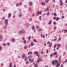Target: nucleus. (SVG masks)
Instances as JSON below:
<instances>
[{
  "instance_id": "nucleus-1",
  "label": "nucleus",
  "mask_w": 67,
  "mask_h": 67,
  "mask_svg": "<svg viewBox=\"0 0 67 67\" xmlns=\"http://www.w3.org/2000/svg\"><path fill=\"white\" fill-rule=\"evenodd\" d=\"M8 22V20L7 19H5V22H4V23L5 24V23L6 24V25H7L8 24V23H7Z\"/></svg>"
},
{
  "instance_id": "nucleus-2",
  "label": "nucleus",
  "mask_w": 67,
  "mask_h": 67,
  "mask_svg": "<svg viewBox=\"0 0 67 67\" xmlns=\"http://www.w3.org/2000/svg\"><path fill=\"white\" fill-rule=\"evenodd\" d=\"M59 66H60V63H58L55 65V66L56 67H59Z\"/></svg>"
},
{
  "instance_id": "nucleus-3",
  "label": "nucleus",
  "mask_w": 67,
  "mask_h": 67,
  "mask_svg": "<svg viewBox=\"0 0 67 67\" xmlns=\"http://www.w3.org/2000/svg\"><path fill=\"white\" fill-rule=\"evenodd\" d=\"M25 54H23V56H22V59H23V58H25V57H26Z\"/></svg>"
},
{
  "instance_id": "nucleus-4",
  "label": "nucleus",
  "mask_w": 67,
  "mask_h": 67,
  "mask_svg": "<svg viewBox=\"0 0 67 67\" xmlns=\"http://www.w3.org/2000/svg\"><path fill=\"white\" fill-rule=\"evenodd\" d=\"M52 22V20H50L49 22V23H48L49 25H50V24H51Z\"/></svg>"
},
{
  "instance_id": "nucleus-5",
  "label": "nucleus",
  "mask_w": 67,
  "mask_h": 67,
  "mask_svg": "<svg viewBox=\"0 0 67 67\" xmlns=\"http://www.w3.org/2000/svg\"><path fill=\"white\" fill-rule=\"evenodd\" d=\"M18 33L19 34H22V31H18Z\"/></svg>"
},
{
  "instance_id": "nucleus-6",
  "label": "nucleus",
  "mask_w": 67,
  "mask_h": 67,
  "mask_svg": "<svg viewBox=\"0 0 67 67\" xmlns=\"http://www.w3.org/2000/svg\"><path fill=\"white\" fill-rule=\"evenodd\" d=\"M55 62V60H53L52 62V64H53V65H54Z\"/></svg>"
},
{
  "instance_id": "nucleus-7",
  "label": "nucleus",
  "mask_w": 67,
  "mask_h": 67,
  "mask_svg": "<svg viewBox=\"0 0 67 67\" xmlns=\"http://www.w3.org/2000/svg\"><path fill=\"white\" fill-rule=\"evenodd\" d=\"M41 4L43 5H45V3H43V2H42Z\"/></svg>"
},
{
  "instance_id": "nucleus-8",
  "label": "nucleus",
  "mask_w": 67,
  "mask_h": 67,
  "mask_svg": "<svg viewBox=\"0 0 67 67\" xmlns=\"http://www.w3.org/2000/svg\"><path fill=\"white\" fill-rule=\"evenodd\" d=\"M2 36L1 35H0V41H2Z\"/></svg>"
},
{
  "instance_id": "nucleus-9",
  "label": "nucleus",
  "mask_w": 67,
  "mask_h": 67,
  "mask_svg": "<svg viewBox=\"0 0 67 67\" xmlns=\"http://www.w3.org/2000/svg\"><path fill=\"white\" fill-rule=\"evenodd\" d=\"M11 13H9V14L8 15V17L9 18H10V17H11Z\"/></svg>"
},
{
  "instance_id": "nucleus-10",
  "label": "nucleus",
  "mask_w": 67,
  "mask_h": 67,
  "mask_svg": "<svg viewBox=\"0 0 67 67\" xmlns=\"http://www.w3.org/2000/svg\"><path fill=\"white\" fill-rule=\"evenodd\" d=\"M32 56L31 55H30L28 57V59H29V58H32Z\"/></svg>"
},
{
  "instance_id": "nucleus-11",
  "label": "nucleus",
  "mask_w": 67,
  "mask_h": 67,
  "mask_svg": "<svg viewBox=\"0 0 67 67\" xmlns=\"http://www.w3.org/2000/svg\"><path fill=\"white\" fill-rule=\"evenodd\" d=\"M34 53L35 54H37L38 53V51H36L34 52Z\"/></svg>"
},
{
  "instance_id": "nucleus-12",
  "label": "nucleus",
  "mask_w": 67,
  "mask_h": 67,
  "mask_svg": "<svg viewBox=\"0 0 67 67\" xmlns=\"http://www.w3.org/2000/svg\"><path fill=\"white\" fill-rule=\"evenodd\" d=\"M59 19V18L57 17V19H55V20H56V21H58Z\"/></svg>"
},
{
  "instance_id": "nucleus-13",
  "label": "nucleus",
  "mask_w": 67,
  "mask_h": 67,
  "mask_svg": "<svg viewBox=\"0 0 67 67\" xmlns=\"http://www.w3.org/2000/svg\"><path fill=\"white\" fill-rule=\"evenodd\" d=\"M22 14H20V15H18V16L19 18H21L22 16Z\"/></svg>"
},
{
  "instance_id": "nucleus-14",
  "label": "nucleus",
  "mask_w": 67,
  "mask_h": 67,
  "mask_svg": "<svg viewBox=\"0 0 67 67\" xmlns=\"http://www.w3.org/2000/svg\"><path fill=\"white\" fill-rule=\"evenodd\" d=\"M15 39L13 38L12 40V42H15Z\"/></svg>"
},
{
  "instance_id": "nucleus-15",
  "label": "nucleus",
  "mask_w": 67,
  "mask_h": 67,
  "mask_svg": "<svg viewBox=\"0 0 67 67\" xmlns=\"http://www.w3.org/2000/svg\"><path fill=\"white\" fill-rule=\"evenodd\" d=\"M34 42L35 43H36L37 42V40H35V39H34L33 40Z\"/></svg>"
},
{
  "instance_id": "nucleus-16",
  "label": "nucleus",
  "mask_w": 67,
  "mask_h": 67,
  "mask_svg": "<svg viewBox=\"0 0 67 67\" xmlns=\"http://www.w3.org/2000/svg\"><path fill=\"white\" fill-rule=\"evenodd\" d=\"M32 30H34V29H35V26H32Z\"/></svg>"
},
{
  "instance_id": "nucleus-17",
  "label": "nucleus",
  "mask_w": 67,
  "mask_h": 67,
  "mask_svg": "<svg viewBox=\"0 0 67 67\" xmlns=\"http://www.w3.org/2000/svg\"><path fill=\"white\" fill-rule=\"evenodd\" d=\"M32 2H30V3H29V5H30V6H31L32 4Z\"/></svg>"
},
{
  "instance_id": "nucleus-18",
  "label": "nucleus",
  "mask_w": 67,
  "mask_h": 67,
  "mask_svg": "<svg viewBox=\"0 0 67 67\" xmlns=\"http://www.w3.org/2000/svg\"><path fill=\"white\" fill-rule=\"evenodd\" d=\"M33 45H34L33 42H32L31 43V46H33Z\"/></svg>"
},
{
  "instance_id": "nucleus-19",
  "label": "nucleus",
  "mask_w": 67,
  "mask_h": 67,
  "mask_svg": "<svg viewBox=\"0 0 67 67\" xmlns=\"http://www.w3.org/2000/svg\"><path fill=\"white\" fill-rule=\"evenodd\" d=\"M35 67H37V64H35L34 65Z\"/></svg>"
},
{
  "instance_id": "nucleus-20",
  "label": "nucleus",
  "mask_w": 67,
  "mask_h": 67,
  "mask_svg": "<svg viewBox=\"0 0 67 67\" xmlns=\"http://www.w3.org/2000/svg\"><path fill=\"white\" fill-rule=\"evenodd\" d=\"M26 25L27 27H29V26H30V24H29L27 23Z\"/></svg>"
},
{
  "instance_id": "nucleus-21",
  "label": "nucleus",
  "mask_w": 67,
  "mask_h": 67,
  "mask_svg": "<svg viewBox=\"0 0 67 67\" xmlns=\"http://www.w3.org/2000/svg\"><path fill=\"white\" fill-rule=\"evenodd\" d=\"M39 14H39V13L38 12H38L37 13L36 15H37V16H38V15H39Z\"/></svg>"
},
{
  "instance_id": "nucleus-22",
  "label": "nucleus",
  "mask_w": 67,
  "mask_h": 67,
  "mask_svg": "<svg viewBox=\"0 0 67 67\" xmlns=\"http://www.w3.org/2000/svg\"><path fill=\"white\" fill-rule=\"evenodd\" d=\"M57 38L56 37L55 39L54 40H53L54 42H55V40L56 41V40H57Z\"/></svg>"
},
{
  "instance_id": "nucleus-23",
  "label": "nucleus",
  "mask_w": 67,
  "mask_h": 67,
  "mask_svg": "<svg viewBox=\"0 0 67 67\" xmlns=\"http://www.w3.org/2000/svg\"><path fill=\"white\" fill-rule=\"evenodd\" d=\"M39 20L40 21L42 20V18H41V16H40V17H39Z\"/></svg>"
},
{
  "instance_id": "nucleus-24",
  "label": "nucleus",
  "mask_w": 67,
  "mask_h": 67,
  "mask_svg": "<svg viewBox=\"0 0 67 67\" xmlns=\"http://www.w3.org/2000/svg\"><path fill=\"white\" fill-rule=\"evenodd\" d=\"M54 16H57V15L56 14V13H55L54 14Z\"/></svg>"
},
{
  "instance_id": "nucleus-25",
  "label": "nucleus",
  "mask_w": 67,
  "mask_h": 67,
  "mask_svg": "<svg viewBox=\"0 0 67 67\" xmlns=\"http://www.w3.org/2000/svg\"><path fill=\"white\" fill-rule=\"evenodd\" d=\"M56 44H55L54 46V48H56Z\"/></svg>"
},
{
  "instance_id": "nucleus-26",
  "label": "nucleus",
  "mask_w": 67,
  "mask_h": 67,
  "mask_svg": "<svg viewBox=\"0 0 67 67\" xmlns=\"http://www.w3.org/2000/svg\"><path fill=\"white\" fill-rule=\"evenodd\" d=\"M22 33H24L25 32V31L24 30H23L22 31H21Z\"/></svg>"
},
{
  "instance_id": "nucleus-27",
  "label": "nucleus",
  "mask_w": 67,
  "mask_h": 67,
  "mask_svg": "<svg viewBox=\"0 0 67 67\" xmlns=\"http://www.w3.org/2000/svg\"><path fill=\"white\" fill-rule=\"evenodd\" d=\"M63 3L62 2L60 4V5H63Z\"/></svg>"
},
{
  "instance_id": "nucleus-28",
  "label": "nucleus",
  "mask_w": 67,
  "mask_h": 67,
  "mask_svg": "<svg viewBox=\"0 0 67 67\" xmlns=\"http://www.w3.org/2000/svg\"><path fill=\"white\" fill-rule=\"evenodd\" d=\"M3 46H6V44H5V43H4L3 44Z\"/></svg>"
},
{
  "instance_id": "nucleus-29",
  "label": "nucleus",
  "mask_w": 67,
  "mask_h": 67,
  "mask_svg": "<svg viewBox=\"0 0 67 67\" xmlns=\"http://www.w3.org/2000/svg\"><path fill=\"white\" fill-rule=\"evenodd\" d=\"M12 66V63H10L9 67H11Z\"/></svg>"
},
{
  "instance_id": "nucleus-30",
  "label": "nucleus",
  "mask_w": 67,
  "mask_h": 67,
  "mask_svg": "<svg viewBox=\"0 0 67 67\" xmlns=\"http://www.w3.org/2000/svg\"><path fill=\"white\" fill-rule=\"evenodd\" d=\"M16 7H19V4L18 3H17L16 4Z\"/></svg>"
},
{
  "instance_id": "nucleus-31",
  "label": "nucleus",
  "mask_w": 67,
  "mask_h": 67,
  "mask_svg": "<svg viewBox=\"0 0 67 67\" xmlns=\"http://www.w3.org/2000/svg\"><path fill=\"white\" fill-rule=\"evenodd\" d=\"M48 1H49V0H46L45 1V2H46V3H47V2H48Z\"/></svg>"
},
{
  "instance_id": "nucleus-32",
  "label": "nucleus",
  "mask_w": 67,
  "mask_h": 67,
  "mask_svg": "<svg viewBox=\"0 0 67 67\" xmlns=\"http://www.w3.org/2000/svg\"><path fill=\"white\" fill-rule=\"evenodd\" d=\"M56 23L55 22H53V24L55 25L56 24Z\"/></svg>"
},
{
  "instance_id": "nucleus-33",
  "label": "nucleus",
  "mask_w": 67,
  "mask_h": 67,
  "mask_svg": "<svg viewBox=\"0 0 67 67\" xmlns=\"http://www.w3.org/2000/svg\"><path fill=\"white\" fill-rule=\"evenodd\" d=\"M67 32V30H64V33H66Z\"/></svg>"
},
{
  "instance_id": "nucleus-34",
  "label": "nucleus",
  "mask_w": 67,
  "mask_h": 67,
  "mask_svg": "<svg viewBox=\"0 0 67 67\" xmlns=\"http://www.w3.org/2000/svg\"><path fill=\"white\" fill-rule=\"evenodd\" d=\"M28 40H31V36H30L28 38Z\"/></svg>"
},
{
  "instance_id": "nucleus-35",
  "label": "nucleus",
  "mask_w": 67,
  "mask_h": 67,
  "mask_svg": "<svg viewBox=\"0 0 67 67\" xmlns=\"http://www.w3.org/2000/svg\"><path fill=\"white\" fill-rule=\"evenodd\" d=\"M26 43V40H25L24 41V44H25Z\"/></svg>"
},
{
  "instance_id": "nucleus-36",
  "label": "nucleus",
  "mask_w": 67,
  "mask_h": 67,
  "mask_svg": "<svg viewBox=\"0 0 67 67\" xmlns=\"http://www.w3.org/2000/svg\"><path fill=\"white\" fill-rule=\"evenodd\" d=\"M48 10H49V9H48V8H47L46 9V11H48Z\"/></svg>"
},
{
  "instance_id": "nucleus-37",
  "label": "nucleus",
  "mask_w": 67,
  "mask_h": 67,
  "mask_svg": "<svg viewBox=\"0 0 67 67\" xmlns=\"http://www.w3.org/2000/svg\"><path fill=\"white\" fill-rule=\"evenodd\" d=\"M38 13L39 14H41V13H42V12L41 11H40V12H38Z\"/></svg>"
},
{
  "instance_id": "nucleus-38",
  "label": "nucleus",
  "mask_w": 67,
  "mask_h": 67,
  "mask_svg": "<svg viewBox=\"0 0 67 67\" xmlns=\"http://www.w3.org/2000/svg\"><path fill=\"white\" fill-rule=\"evenodd\" d=\"M55 62H56V64H58V61L56 60Z\"/></svg>"
},
{
  "instance_id": "nucleus-39",
  "label": "nucleus",
  "mask_w": 67,
  "mask_h": 67,
  "mask_svg": "<svg viewBox=\"0 0 67 67\" xmlns=\"http://www.w3.org/2000/svg\"><path fill=\"white\" fill-rule=\"evenodd\" d=\"M2 47H1V46L0 47V50H2Z\"/></svg>"
},
{
  "instance_id": "nucleus-40",
  "label": "nucleus",
  "mask_w": 67,
  "mask_h": 67,
  "mask_svg": "<svg viewBox=\"0 0 67 67\" xmlns=\"http://www.w3.org/2000/svg\"><path fill=\"white\" fill-rule=\"evenodd\" d=\"M22 4V2H20V4H19V5H21Z\"/></svg>"
},
{
  "instance_id": "nucleus-41",
  "label": "nucleus",
  "mask_w": 67,
  "mask_h": 67,
  "mask_svg": "<svg viewBox=\"0 0 67 67\" xmlns=\"http://www.w3.org/2000/svg\"><path fill=\"white\" fill-rule=\"evenodd\" d=\"M64 15L62 16V18L64 19Z\"/></svg>"
},
{
  "instance_id": "nucleus-42",
  "label": "nucleus",
  "mask_w": 67,
  "mask_h": 67,
  "mask_svg": "<svg viewBox=\"0 0 67 67\" xmlns=\"http://www.w3.org/2000/svg\"><path fill=\"white\" fill-rule=\"evenodd\" d=\"M27 57H26L25 58V61H26V59H27Z\"/></svg>"
},
{
  "instance_id": "nucleus-43",
  "label": "nucleus",
  "mask_w": 67,
  "mask_h": 67,
  "mask_svg": "<svg viewBox=\"0 0 67 67\" xmlns=\"http://www.w3.org/2000/svg\"><path fill=\"white\" fill-rule=\"evenodd\" d=\"M46 53H48V50L47 49V51L46 52Z\"/></svg>"
},
{
  "instance_id": "nucleus-44",
  "label": "nucleus",
  "mask_w": 67,
  "mask_h": 67,
  "mask_svg": "<svg viewBox=\"0 0 67 67\" xmlns=\"http://www.w3.org/2000/svg\"><path fill=\"white\" fill-rule=\"evenodd\" d=\"M34 59H32L31 61V63H33V61H34Z\"/></svg>"
},
{
  "instance_id": "nucleus-45",
  "label": "nucleus",
  "mask_w": 67,
  "mask_h": 67,
  "mask_svg": "<svg viewBox=\"0 0 67 67\" xmlns=\"http://www.w3.org/2000/svg\"><path fill=\"white\" fill-rule=\"evenodd\" d=\"M61 58V57H60V56L59 58V60H60V58Z\"/></svg>"
},
{
  "instance_id": "nucleus-46",
  "label": "nucleus",
  "mask_w": 67,
  "mask_h": 67,
  "mask_svg": "<svg viewBox=\"0 0 67 67\" xmlns=\"http://www.w3.org/2000/svg\"><path fill=\"white\" fill-rule=\"evenodd\" d=\"M55 55H57V52H55L54 53Z\"/></svg>"
},
{
  "instance_id": "nucleus-47",
  "label": "nucleus",
  "mask_w": 67,
  "mask_h": 67,
  "mask_svg": "<svg viewBox=\"0 0 67 67\" xmlns=\"http://www.w3.org/2000/svg\"><path fill=\"white\" fill-rule=\"evenodd\" d=\"M53 56V54H51L50 55L51 57H52Z\"/></svg>"
},
{
  "instance_id": "nucleus-48",
  "label": "nucleus",
  "mask_w": 67,
  "mask_h": 67,
  "mask_svg": "<svg viewBox=\"0 0 67 67\" xmlns=\"http://www.w3.org/2000/svg\"><path fill=\"white\" fill-rule=\"evenodd\" d=\"M49 15V13H47V15L48 16V15Z\"/></svg>"
},
{
  "instance_id": "nucleus-49",
  "label": "nucleus",
  "mask_w": 67,
  "mask_h": 67,
  "mask_svg": "<svg viewBox=\"0 0 67 67\" xmlns=\"http://www.w3.org/2000/svg\"><path fill=\"white\" fill-rule=\"evenodd\" d=\"M43 36H43V35L42 34V35H41V37H43Z\"/></svg>"
},
{
  "instance_id": "nucleus-50",
  "label": "nucleus",
  "mask_w": 67,
  "mask_h": 67,
  "mask_svg": "<svg viewBox=\"0 0 67 67\" xmlns=\"http://www.w3.org/2000/svg\"><path fill=\"white\" fill-rule=\"evenodd\" d=\"M47 43L48 44H49V41H48L47 42Z\"/></svg>"
},
{
  "instance_id": "nucleus-51",
  "label": "nucleus",
  "mask_w": 67,
  "mask_h": 67,
  "mask_svg": "<svg viewBox=\"0 0 67 67\" xmlns=\"http://www.w3.org/2000/svg\"><path fill=\"white\" fill-rule=\"evenodd\" d=\"M55 19H56V17H53V20H55Z\"/></svg>"
},
{
  "instance_id": "nucleus-52",
  "label": "nucleus",
  "mask_w": 67,
  "mask_h": 67,
  "mask_svg": "<svg viewBox=\"0 0 67 67\" xmlns=\"http://www.w3.org/2000/svg\"><path fill=\"white\" fill-rule=\"evenodd\" d=\"M32 60V59H29V61L30 62H31V61Z\"/></svg>"
},
{
  "instance_id": "nucleus-53",
  "label": "nucleus",
  "mask_w": 67,
  "mask_h": 67,
  "mask_svg": "<svg viewBox=\"0 0 67 67\" xmlns=\"http://www.w3.org/2000/svg\"><path fill=\"white\" fill-rule=\"evenodd\" d=\"M26 64H29V62L28 61L27 62H26Z\"/></svg>"
},
{
  "instance_id": "nucleus-54",
  "label": "nucleus",
  "mask_w": 67,
  "mask_h": 67,
  "mask_svg": "<svg viewBox=\"0 0 67 67\" xmlns=\"http://www.w3.org/2000/svg\"><path fill=\"white\" fill-rule=\"evenodd\" d=\"M1 66H2V65H3V66H4V65H3V64L2 63L1 64Z\"/></svg>"
},
{
  "instance_id": "nucleus-55",
  "label": "nucleus",
  "mask_w": 67,
  "mask_h": 67,
  "mask_svg": "<svg viewBox=\"0 0 67 67\" xmlns=\"http://www.w3.org/2000/svg\"><path fill=\"white\" fill-rule=\"evenodd\" d=\"M58 47H60V44H59V46Z\"/></svg>"
},
{
  "instance_id": "nucleus-56",
  "label": "nucleus",
  "mask_w": 67,
  "mask_h": 67,
  "mask_svg": "<svg viewBox=\"0 0 67 67\" xmlns=\"http://www.w3.org/2000/svg\"><path fill=\"white\" fill-rule=\"evenodd\" d=\"M22 39L23 40H25V38H22Z\"/></svg>"
},
{
  "instance_id": "nucleus-57",
  "label": "nucleus",
  "mask_w": 67,
  "mask_h": 67,
  "mask_svg": "<svg viewBox=\"0 0 67 67\" xmlns=\"http://www.w3.org/2000/svg\"><path fill=\"white\" fill-rule=\"evenodd\" d=\"M35 15V14H34L33 13L32 14V16H34Z\"/></svg>"
},
{
  "instance_id": "nucleus-58",
  "label": "nucleus",
  "mask_w": 67,
  "mask_h": 67,
  "mask_svg": "<svg viewBox=\"0 0 67 67\" xmlns=\"http://www.w3.org/2000/svg\"><path fill=\"white\" fill-rule=\"evenodd\" d=\"M32 52H31L30 53V55H32Z\"/></svg>"
},
{
  "instance_id": "nucleus-59",
  "label": "nucleus",
  "mask_w": 67,
  "mask_h": 67,
  "mask_svg": "<svg viewBox=\"0 0 67 67\" xmlns=\"http://www.w3.org/2000/svg\"><path fill=\"white\" fill-rule=\"evenodd\" d=\"M56 54H55V53H53V56H55Z\"/></svg>"
},
{
  "instance_id": "nucleus-60",
  "label": "nucleus",
  "mask_w": 67,
  "mask_h": 67,
  "mask_svg": "<svg viewBox=\"0 0 67 67\" xmlns=\"http://www.w3.org/2000/svg\"><path fill=\"white\" fill-rule=\"evenodd\" d=\"M62 0H60L59 1V2H62Z\"/></svg>"
},
{
  "instance_id": "nucleus-61",
  "label": "nucleus",
  "mask_w": 67,
  "mask_h": 67,
  "mask_svg": "<svg viewBox=\"0 0 67 67\" xmlns=\"http://www.w3.org/2000/svg\"><path fill=\"white\" fill-rule=\"evenodd\" d=\"M29 10L30 11H31V8H29Z\"/></svg>"
},
{
  "instance_id": "nucleus-62",
  "label": "nucleus",
  "mask_w": 67,
  "mask_h": 67,
  "mask_svg": "<svg viewBox=\"0 0 67 67\" xmlns=\"http://www.w3.org/2000/svg\"><path fill=\"white\" fill-rule=\"evenodd\" d=\"M9 43L8 42L7 43V45H9Z\"/></svg>"
},
{
  "instance_id": "nucleus-63",
  "label": "nucleus",
  "mask_w": 67,
  "mask_h": 67,
  "mask_svg": "<svg viewBox=\"0 0 67 67\" xmlns=\"http://www.w3.org/2000/svg\"><path fill=\"white\" fill-rule=\"evenodd\" d=\"M54 30H55V29H56V27H54Z\"/></svg>"
},
{
  "instance_id": "nucleus-64",
  "label": "nucleus",
  "mask_w": 67,
  "mask_h": 67,
  "mask_svg": "<svg viewBox=\"0 0 67 67\" xmlns=\"http://www.w3.org/2000/svg\"><path fill=\"white\" fill-rule=\"evenodd\" d=\"M24 48L25 49H26V46H25V47H24Z\"/></svg>"
}]
</instances>
